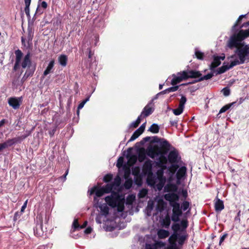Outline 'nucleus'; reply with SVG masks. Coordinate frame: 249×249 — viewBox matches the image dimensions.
I'll return each instance as SVG.
<instances>
[{"instance_id":"cd10ccee","label":"nucleus","mask_w":249,"mask_h":249,"mask_svg":"<svg viewBox=\"0 0 249 249\" xmlns=\"http://www.w3.org/2000/svg\"><path fill=\"white\" fill-rule=\"evenodd\" d=\"M58 62L63 67H65L67 64L68 57L65 54H61L58 57Z\"/></svg>"},{"instance_id":"20e7f679","label":"nucleus","mask_w":249,"mask_h":249,"mask_svg":"<svg viewBox=\"0 0 249 249\" xmlns=\"http://www.w3.org/2000/svg\"><path fill=\"white\" fill-rule=\"evenodd\" d=\"M123 199L118 193L112 192L110 196L105 197V200L107 204L112 208L116 207L117 204Z\"/></svg>"},{"instance_id":"5fc2aeb1","label":"nucleus","mask_w":249,"mask_h":249,"mask_svg":"<svg viewBox=\"0 0 249 249\" xmlns=\"http://www.w3.org/2000/svg\"><path fill=\"white\" fill-rule=\"evenodd\" d=\"M141 135V134L136 130L131 136L130 139L129 140V142L134 141L135 139L138 138Z\"/></svg>"},{"instance_id":"09e8293b","label":"nucleus","mask_w":249,"mask_h":249,"mask_svg":"<svg viewBox=\"0 0 249 249\" xmlns=\"http://www.w3.org/2000/svg\"><path fill=\"white\" fill-rule=\"evenodd\" d=\"M135 200V196L131 195L127 196L126 199V204L128 205H131L134 201Z\"/></svg>"},{"instance_id":"0e129e2a","label":"nucleus","mask_w":249,"mask_h":249,"mask_svg":"<svg viewBox=\"0 0 249 249\" xmlns=\"http://www.w3.org/2000/svg\"><path fill=\"white\" fill-rule=\"evenodd\" d=\"M189 207V203L188 201H184L181 205V208L182 210L185 211H186Z\"/></svg>"},{"instance_id":"393cba45","label":"nucleus","mask_w":249,"mask_h":249,"mask_svg":"<svg viewBox=\"0 0 249 249\" xmlns=\"http://www.w3.org/2000/svg\"><path fill=\"white\" fill-rule=\"evenodd\" d=\"M170 233L168 231L160 229L158 231L157 235L160 239H165L168 237Z\"/></svg>"},{"instance_id":"3c124183","label":"nucleus","mask_w":249,"mask_h":249,"mask_svg":"<svg viewBox=\"0 0 249 249\" xmlns=\"http://www.w3.org/2000/svg\"><path fill=\"white\" fill-rule=\"evenodd\" d=\"M142 119L141 116H139L136 121L131 123L130 126L134 128L137 127L141 123Z\"/></svg>"},{"instance_id":"dca6fc26","label":"nucleus","mask_w":249,"mask_h":249,"mask_svg":"<svg viewBox=\"0 0 249 249\" xmlns=\"http://www.w3.org/2000/svg\"><path fill=\"white\" fill-rule=\"evenodd\" d=\"M160 156L158 159V161L157 162V165L162 169H166L167 166L166 165L167 163L168 159L165 155H159Z\"/></svg>"},{"instance_id":"aec40b11","label":"nucleus","mask_w":249,"mask_h":249,"mask_svg":"<svg viewBox=\"0 0 249 249\" xmlns=\"http://www.w3.org/2000/svg\"><path fill=\"white\" fill-rule=\"evenodd\" d=\"M36 70V65L31 67L27 68V70L25 71L22 80H26L28 77L32 76Z\"/></svg>"},{"instance_id":"052dcab7","label":"nucleus","mask_w":249,"mask_h":249,"mask_svg":"<svg viewBox=\"0 0 249 249\" xmlns=\"http://www.w3.org/2000/svg\"><path fill=\"white\" fill-rule=\"evenodd\" d=\"M112 178L113 176L111 174H107L104 176L103 178V181L105 182H108L112 179Z\"/></svg>"},{"instance_id":"e2e57ef3","label":"nucleus","mask_w":249,"mask_h":249,"mask_svg":"<svg viewBox=\"0 0 249 249\" xmlns=\"http://www.w3.org/2000/svg\"><path fill=\"white\" fill-rule=\"evenodd\" d=\"M178 118H176L175 119H171L170 120V124L171 126H176L177 127L178 126Z\"/></svg>"},{"instance_id":"c9c22d12","label":"nucleus","mask_w":249,"mask_h":249,"mask_svg":"<svg viewBox=\"0 0 249 249\" xmlns=\"http://www.w3.org/2000/svg\"><path fill=\"white\" fill-rule=\"evenodd\" d=\"M102 187L103 188V190L105 192V193L108 194L111 192L114 187L111 183H108Z\"/></svg>"},{"instance_id":"9b49d317","label":"nucleus","mask_w":249,"mask_h":249,"mask_svg":"<svg viewBox=\"0 0 249 249\" xmlns=\"http://www.w3.org/2000/svg\"><path fill=\"white\" fill-rule=\"evenodd\" d=\"M22 97H13L8 98V103L9 105L14 109H18L19 108L22 103Z\"/></svg>"},{"instance_id":"f257e3e1","label":"nucleus","mask_w":249,"mask_h":249,"mask_svg":"<svg viewBox=\"0 0 249 249\" xmlns=\"http://www.w3.org/2000/svg\"><path fill=\"white\" fill-rule=\"evenodd\" d=\"M171 145L166 140L161 142L160 145L155 144L150 146L146 149L147 155L152 159L159 155H165L169 151Z\"/></svg>"},{"instance_id":"6ab92c4d","label":"nucleus","mask_w":249,"mask_h":249,"mask_svg":"<svg viewBox=\"0 0 249 249\" xmlns=\"http://www.w3.org/2000/svg\"><path fill=\"white\" fill-rule=\"evenodd\" d=\"M55 64V61L54 59L51 60L48 65L47 66V68L45 70V71L43 72V76H46L49 74L51 73H53L54 70V66Z\"/></svg>"},{"instance_id":"49530a36","label":"nucleus","mask_w":249,"mask_h":249,"mask_svg":"<svg viewBox=\"0 0 249 249\" xmlns=\"http://www.w3.org/2000/svg\"><path fill=\"white\" fill-rule=\"evenodd\" d=\"M178 233H173L169 238V242L171 244L175 243L178 238Z\"/></svg>"},{"instance_id":"0eeeda50","label":"nucleus","mask_w":249,"mask_h":249,"mask_svg":"<svg viewBox=\"0 0 249 249\" xmlns=\"http://www.w3.org/2000/svg\"><path fill=\"white\" fill-rule=\"evenodd\" d=\"M167 159L170 163H179L181 160L178 151L175 149L170 151L168 155Z\"/></svg>"},{"instance_id":"c03bdc74","label":"nucleus","mask_w":249,"mask_h":249,"mask_svg":"<svg viewBox=\"0 0 249 249\" xmlns=\"http://www.w3.org/2000/svg\"><path fill=\"white\" fill-rule=\"evenodd\" d=\"M89 96H88L85 100L82 101L78 105L77 110V114L78 115L79 113L80 109H82L85 104L89 100Z\"/></svg>"},{"instance_id":"f704fd0d","label":"nucleus","mask_w":249,"mask_h":249,"mask_svg":"<svg viewBox=\"0 0 249 249\" xmlns=\"http://www.w3.org/2000/svg\"><path fill=\"white\" fill-rule=\"evenodd\" d=\"M160 127L156 124H152L149 128L148 130L153 133H158L159 132Z\"/></svg>"},{"instance_id":"a878e982","label":"nucleus","mask_w":249,"mask_h":249,"mask_svg":"<svg viewBox=\"0 0 249 249\" xmlns=\"http://www.w3.org/2000/svg\"><path fill=\"white\" fill-rule=\"evenodd\" d=\"M187 168L185 166L181 167L177 173V177L180 179L183 177L186 173Z\"/></svg>"},{"instance_id":"a19ab883","label":"nucleus","mask_w":249,"mask_h":249,"mask_svg":"<svg viewBox=\"0 0 249 249\" xmlns=\"http://www.w3.org/2000/svg\"><path fill=\"white\" fill-rule=\"evenodd\" d=\"M171 166L169 167L168 170L169 172L172 174H174L178 169L179 168L178 163H171Z\"/></svg>"},{"instance_id":"4468645a","label":"nucleus","mask_w":249,"mask_h":249,"mask_svg":"<svg viewBox=\"0 0 249 249\" xmlns=\"http://www.w3.org/2000/svg\"><path fill=\"white\" fill-rule=\"evenodd\" d=\"M35 235L37 237H42L44 235L45 232L47 231V226L36 223L35 228L34 229Z\"/></svg>"},{"instance_id":"f8f14e48","label":"nucleus","mask_w":249,"mask_h":249,"mask_svg":"<svg viewBox=\"0 0 249 249\" xmlns=\"http://www.w3.org/2000/svg\"><path fill=\"white\" fill-rule=\"evenodd\" d=\"M242 36H239V33L237 35L232 36L229 40L228 46L230 48L232 49L235 47L236 49L240 45H242L239 43L240 41L243 40L241 39Z\"/></svg>"},{"instance_id":"f03ea898","label":"nucleus","mask_w":249,"mask_h":249,"mask_svg":"<svg viewBox=\"0 0 249 249\" xmlns=\"http://www.w3.org/2000/svg\"><path fill=\"white\" fill-rule=\"evenodd\" d=\"M201 75L202 73L200 71L196 70H187L183 71L178 72L177 75L175 74L172 75L173 78L171 80V84L172 85H176L183 80H186L189 78L196 79L197 77Z\"/></svg>"},{"instance_id":"c756f323","label":"nucleus","mask_w":249,"mask_h":249,"mask_svg":"<svg viewBox=\"0 0 249 249\" xmlns=\"http://www.w3.org/2000/svg\"><path fill=\"white\" fill-rule=\"evenodd\" d=\"M174 86H175L170 87V88L160 92V93H159L157 94V95L159 94H164L168 93L171 92H174V91H177L178 89L179 86H175V85H174Z\"/></svg>"},{"instance_id":"412c9836","label":"nucleus","mask_w":249,"mask_h":249,"mask_svg":"<svg viewBox=\"0 0 249 249\" xmlns=\"http://www.w3.org/2000/svg\"><path fill=\"white\" fill-rule=\"evenodd\" d=\"M132 148L129 147L127 149V154L126 156L127 158L128 159V161L131 162L132 164H135L138 159V157L135 155H131V152L132 150Z\"/></svg>"},{"instance_id":"7c9ffc66","label":"nucleus","mask_w":249,"mask_h":249,"mask_svg":"<svg viewBox=\"0 0 249 249\" xmlns=\"http://www.w3.org/2000/svg\"><path fill=\"white\" fill-rule=\"evenodd\" d=\"M164 189H165V191L168 192H177V191L178 190V187L176 185H175L174 184L170 183V184H167L165 187Z\"/></svg>"},{"instance_id":"79ce46f5","label":"nucleus","mask_w":249,"mask_h":249,"mask_svg":"<svg viewBox=\"0 0 249 249\" xmlns=\"http://www.w3.org/2000/svg\"><path fill=\"white\" fill-rule=\"evenodd\" d=\"M15 53L16 55V61L21 62V60L23 55L22 52L18 49L15 51Z\"/></svg>"},{"instance_id":"6e6d98bb","label":"nucleus","mask_w":249,"mask_h":249,"mask_svg":"<svg viewBox=\"0 0 249 249\" xmlns=\"http://www.w3.org/2000/svg\"><path fill=\"white\" fill-rule=\"evenodd\" d=\"M121 182V178L119 176H117L115 178L114 181L111 183L113 185V187L115 186L118 187L120 185Z\"/></svg>"},{"instance_id":"5701e85b","label":"nucleus","mask_w":249,"mask_h":249,"mask_svg":"<svg viewBox=\"0 0 249 249\" xmlns=\"http://www.w3.org/2000/svg\"><path fill=\"white\" fill-rule=\"evenodd\" d=\"M214 208L216 212H220L224 208L223 201L220 199H217L214 204Z\"/></svg>"},{"instance_id":"13d9d810","label":"nucleus","mask_w":249,"mask_h":249,"mask_svg":"<svg viewBox=\"0 0 249 249\" xmlns=\"http://www.w3.org/2000/svg\"><path fill=\"white\" fill-rule=\"evenodd\" d=\"M244 63H241L240 62V60H237V59H235L233 61H232L230 64L229 65L230 69L233 67L234 66H236V65H239V64H243Z\"/></svg>"},{"instance_id":"473e14b6","label":"nucleus","mask_w":249,"mask_h":249,"mask_svg":"<svg viewBox=\"0 0 249 249\" xmlns=\"http://www.w3.org/2000/svg\"><path fill=\"white\" fill-rule=\"evenodd\" d=\"M25 5L24 8L25 13L28 18H30V5L31 2V0H24Z\"/></svg>"},{"instance_id":"58836bf2","label":"nucleus","mask_w":249,"mask_h":249,"mask_svg":"<svg viewBox=\"0 0 249 249\" xmlns=\"http://www.w3.org/2000/svg\"><path fill=\"white\" fill-rule=\"evenodd\" d=\"M230 69L229 65H225L224 64L222 66L220 67L217 71L216 74H221L224 73L226 71L229 70Z\"/></svg>"},{"instance_id":"72a5a7b5","label":"nucleus","mask_w":249,"mask_h":249,"mask_svg":"<svg viewBox=\"0 0 249 249\" xmlns=\"http://www.w3.org/2000/svg\"><path fill=\"white\" fill-rule=\"evenodd\" d=\"M147 182L150 186H154L156 183V178L152 174L147 175Z\"/></svg>"},{"instance_id":"8fccbe9b","label":"nucleus","mask_w":249,"mask_h":249,"mask_svg":"<svg viewBox=\"0 0 249 249\" xmlns=\"http://www.w3.org/2000/svg\"><path fill=\"white\" fill-rule=\"evenodd\" d=\"M172 229L174 231V233H178L179 230L181 231L180 225L179 224L177 223H174L172 226Z\"/></svg>"},{"instance_id":"9d476101","label":"nucleus","mask_w":249,"mask_h":249,"mask_svg":"<svg viewBox=\"0 0 249 249\" xmlns=\"http://www.w3.org/2000/svg\"><path fill=\"white\" fill-rule=\"evenodd\" d=\"M26 136L22 135L21 136L15 137L12 139H9L5 142L1 143V144L3 146L4 149H5L8 148L9 146H12L17 143L20 142L22 140L26 138Z\"/></svg>"},{"instance_id":"864d4df0","label":"nucleus","mask_w":249,"mask_h":249,"mask_svg":"<svg viewBox=\"0 0 249 249\" xmlns=\"http://www.w3.org/2000/svg\"><path fill=\"white\" fill-rule=\"evenodd\" d=\"M246 16V15H242L241 16H240L238 18V19L237 20V21H236V22L234 23V24L233 25V26H232V30H235V28L240 23V22H241V20L242 19H243V18H245Z\"/></svg>"},{"instance_id":"7ed1b4c3","label":"nucleus","mask_w":249,"mask_h":249,"mask_svg":"<svg viewBox=\"0 0 249 249\" xmlns=\"http://www.w3.org/2000/svg\"><path fill=\"white\" fill-rule=\"evenodd\" d=\"M235 53L240 60V62L245 63L246 59H249V45H240L236 49Z\"/></svg>"},{"instance_id":"423d86ee","label":"nucleus","mask_w":249,"mask_h":249,"mask_svg":"<svg viewBox=\"0 0 249 249\" xmlns=\"http://www.w3.org/2000/svg\"><path fill=\"white\" fill-rule=\"evenodd\" d=\"M173 206V213L171 216V220L177 222L179 221V217L182 214V210L180 208V205L178 202L172 204Z\"/></svg>"},{"instance_id":"338daca9","label":"nucleus","mask_w":249,"mask_h":249,"mask_svg":"<svg viewBox=\"0 0 249 249\" xmlns=\"http://www.w3.org/2000/svg\"><path fill=\"white\" fill-rule=\"evenodd\" d=\"M123 162H124L123 157H119L117 160V166L118 167H121V166H122Z\"/></svg>"},{"instance_id":"603ef678","label":"nucleus","mask_w":249,"mask_h":249,"mask_svg":"<svg viewBox=\"0 0 249 249\" xmlns=\"http://www.w3.org/2000/svg\"><path fill=\"white\" fill-rule=\"evenodd\" d=\"M183 107L178 106L177 108L173 109V112L175 115H179L183 112Z\"/></svg>"},{"instance_id":"bf43d9fd","label":"nucleus","mask_w":249,"mask_h":249,"mask_svg":"<svg viewBox=\"0 0 249 249\" xmlns=\"http://www.w3.org/2000/svg\"><path fill=\"white\" fill-rule=\"evenodd\" d=\"M187 101V99L185 96L182 95L179 101V106L184 108V105Z\"/></svg>"},{"instance_id":"a18cd8bd","label":"nucleus","mask_w":249,"mask_h":249,"mask_svg":"<svg viewBox=\"0 0 249 249\" xmlns=\"http://www.w3.org/2000/svg\"><path fill=\"white\" fill-rule=\"evenodd\" d=\"M181 231H185L188 226V222L187 219H183L180 222Z\"/></svg>"},{"instance_id":"ea45409f","label":"nucleus","mask_w":249,"mask_h":249,"mask_svg":"<svg viewBox=\"0 0 249 249\" xmlns=\"http://www.w3.org/2000/svg\"><path fill=\"white\" fill-rule=\"evenodd\" d=\"M99 208L100 209L102 213L104 215L107 216L108 214L109 209V208L106 205H101V206H99Z\"/></svg>"},{"instance_id":"bb28decb","label":"nucleus","mask_w":249,"mask_h":249,"mask_svg":"<svg viewBox=\"0 0 249 249\" xmlns=\"http://www.w3.org/2000/svg\"><path fill=\"white\" fill-rule=\"evenodd\" d=\"M213 76V73H209L205 75L204 76H200L199 77H197L196 79H195V82H199L202 81H203L204 80H208L212 78Z\"/></svg>"},{"instance_id":"2eb2a0df","label":"nucleus","mask_w":249,"mask_h":249,"mask_svg":"<svg viewBox=\"0 0 249 249\" xmlns=\"http://www.w3.org/2000/svg\"><path fill=\"white\" fill-rule=\"evenodd\" d=\"M151 103L147 104L143 109L141 115L142 118H145L151 115L154 111V108L151 106Z\"/></svg>"},{"instance_id":"69168bd1","label":"nucleus","mask_w":249,"mask_h":249,"mask_svg":"<svg viewBox=\"0 0 249 249\" xmlns=\"http://www.w3.org/2000/svg\"><path fill=\"white\" fill-rule=\"evenodd\" d=\"M164 140V139L159 138L157 136H155L153 138V140L151 141V142L155 143H159L160 144L161 142H162Z\"/></svg>"},{"instance_id":"37998d69","label":"nucleus","mask_w":249,"mask_h":249,"mask_svg":"<svg viewBox=\"0 0 249 249\" xmlns=\"http://www.w3.org/2000/svg\"><path fill=\"white\" fill-rule=\"evenodd\" d=\"M236 103V102H233L231 103L227 104L224 107H223L220 110L219 112V114L223 113L226 112L227 110H228L232 105L235 104Z\"/></svg>"},{"instance_id":"e433bc0d","label":"nucleus","mask_w":249,"mask_h":249,"mask_svg":"<svg viewBox=\"0 0 249 249\" xmlns=\"http://www.w3.org/2000/svg\"><path fill=\"white\" fill-rule=\"evenodd\" d=\"M239 36H242L241 39H244L249 36V29L246 30H241L239 32Z\"/></svg>"},{"instance_id":"680f3d73","label":"nucleus","mask_w":249,"mask_h":249,"mask_svg":"<svg viewBox=\"0 0 249 249\" xmlns=\"http://www.w3.org/2000/svg\"><path fill=\"white\" fill-rule=\"evenodd\" d=\"M80 225L78 223V221L77 219H75L72 223V227L74 230L80 229Z\"/></svg>"},{"instance_id":"39448f33","label":"nucleus","mask_w":249,"mask_h":249,"mask_svg":"<svg viewBox=\"0 0 249 249\" xmlns=\"http://www.w3.org/2000/svg\"><path fill=\"white\" fill-rule=\"evenodd\" d=\"M34 35V30L30 27L27 28V36L26 37L22 36L21 37V44L23 46L29 48L32 45V41Z\"/></svg>"},{"instance_id":"4d7b16f0","label":"nucleus","mask_w":249,"mask_h":249,"mask_svg":"<svg viewBox=\"0 0 249 249\" xmlns=\"http://www.w3.org/2000/svg\"><path fill=\"white\" fill-rule=\"evenodd\" d=\"M195 55L196 57L199 60H203L204 59V53L200 52L199 51H196Z\"/></svg>"},{"instance_id":"4c0bfd02","label":"nucleus","mask_w":249,"mask_h":249,"mask_svg":"<svg viewBox=\"0 0 249 249\" xmlns=\"http://www.w3.org/2000/svg\"><path fill=\"white\" fill-rule=\"evenodd\" d=\"M124 197H123V199L121 200L117 205V211L119 212H123L124 209Z\"/></svg>"},{"instance_id":"c85d7f7f","label":"nucleus","mask_w":249,"mask_h":249,"mask_svg":"<svg viewBox=\"0 0 249 249\" xmlns=\"http://www.w3.org/2000/svg\"><path fill=\"white\" fill-rule=\"evenodd\" d=\"M164 170L165 169H162L160 168V169L158 170L156 172L157 178L158 179L159 181L162 182L163 181H165L166 180V178L163 176Z\"/></svg>"},{"instance_id":"774afa93","label":"nucleus","mask_w":249,"mask_h":249,"mask_svg":"<svg viewBox=\"0 0 249 249\" xmlns=\"http://www.w3.org/2000/svg\"><path fill=\"white\" fill-rule=\"evenodd\" d=\"M222 91L224 96H228L230 94V90L228 88H224L222 89Z\"/></svg>"},{"instance_id":"1a4fd4ad","label":"nucleus","mask_w":249,"mask_h":249,"mask_svg":"<svg viewBox=\"0 0 249 249\" xmlns=\"http://www.w3.org/2000/svg\"><path fill=\"white\" fill-rule=\"evenodd\" d=\"M49 219L50 214L49 213L47 212L45 213L41 212L38 214L36 216V223L43 225V226H47Z\"/></svg>"},{"instance_id":"de8ad7c7","label":"nucleus","mask_w":249,"mask_h":249,"mask_svg":"<svg viewBox=\"0 0 249 249\" xmlns=\"http://www.w3.org/2000/svg\"><path fill=\"white\" fill-rule=\"evenodd\" d=\"M132 184V180L131 178H128L125 181L124 185L126 189H129L131 188Z\"/></svg>"},{"instance_id":"f3484780","label":"nucleus","mask_w":249,"mask_h":249,"mask_svg":"<svg viewBox=\"0 0 249 249\" xmlns=\"http://www.w3.org/2000/svg\"><path fill=\"white\" fill-rule=\"evenodd\" d=\"M164 197L166 200L169 201L170 203H175L179 199L178 195L174 193L166 194Z\"/></svg>"},{"instance_id":"6e6552de","label":"nucleus","mask_w":249,"mask_h":249,"mask_svg":"<svg viewBox=\"0 0 249 249\" xmlns=\"http://www.w3.org/2000/svg\"><path fill=\"white\" fill-rule=\"evenodd\" d=\"M89 195L91 196L94 194H95V196L94 197V202L98 203L99 200L97 197H101L105 193V192L103 190V188L102 187H98L97 186H94L91 189L88 191Z\"/></svg>"},{"instance_id":"b1692460","label":"nucleus","mask_w":249,"mask_h":249,"mask_svg":"<svg viewBox=\"0 0 249 249\" xmlns=\"http://www.w3.org/2000/svg\"><path fill=\"white\" fill-rule=\"evenodd\" d=\"M146 150L144 148H141L139 150L138 154V160L140 162H143L146 159Z\"/></svg>"},{"instance_id":"ddd939ff","label":"nucleus","mask_w":249,"mask_h":249,"mask_svg":"<svg viewBox=\"0 0 249 249\" xmlns=\"http://www.w3.org/2000/svg\"><path fill=\"white\" fill-rule=\"evenodd\" d=\"M142 173L144 175L152 174V161L147 159L143 163L142 167Z\"/></svg>"},{"instance_id":"4be33fe9","label":"nucleus","mask_w":249,"mask_h":249,"mask_svg":"<svg viewBox=\"0 0 249 249\" xmlns=\"http://www.w3.org/2000/svg\"><path fill=\"white\" fill-rule=\"evenodd\" d=\"M220 57L218 56H213V60L210 66V69L212 71H213L214 69L221 64V61H220Z\"/></svg>"},{"instance_id":"2f4dec72","label":"nucleus","mask_w":249,"mask_h":249,"mask_svg":"<svg viewBox=\"0 0 249 249\" xmlns=\"http://www.w3.org/2000/svg\"><path fill=\"white\" fill-rule=\"evenodd\" d=\"M171 224V218L169 215H166L163 219L162 225L165 228L168 229Z\"/></svg>"},{"instance_id":"a211bd4d","label":"nucleus","mask_w":249,"mask_h":249,"mask_svg":"<svg viewBox=\"0 0 249 249\" xmlns=\"http://www.w3.org/2000/svg\"><path fill=\"white\" fill-rule=\"evenodd\" d=\"M31 54L29 52H28L24 56L23 60L21 63V67L23 69H25L26 68L31 67L32 66V61L30 58Z\"/></svg>"}]
</instances>
